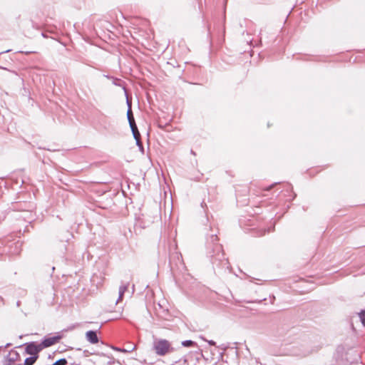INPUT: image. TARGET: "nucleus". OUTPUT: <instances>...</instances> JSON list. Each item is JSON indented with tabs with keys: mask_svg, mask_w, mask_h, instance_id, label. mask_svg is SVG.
<instances>
[{
	"mask_svg": "<svg viewBox=\"0 0 365 365\" xmlns=\"http://www.w3.org/2000/svg\"><path fill=\"white\" fill-rule=\"evenodd\" d=\"M128 285H129V283L123 284L120 286L119 292H118V299L117 300V302H118L119 301H120L123 299L125 292L127 291V289L128 288Z\"/></svg>",
	"mask_w": 365,
	"mask_h": 365,
	"instance_id": "obj_9",
	"label": "nucleus"
},
{
	"mask_svg": "<svg viewBox=\"0 0 365 365\" xmlns=\"http://www.w3.org/2000/svg\"><path fill=\"white\" fill-rule=\"evenodd\" d=\"M127 119L129 125L135 123V120L132 111V108H130V106H129V108L127 110Z\"/></svg>",
	"mask_w": 365,
	"mask_h": 365,
	"instance_id": "obj_13",
	"label": "nucleus"
},
{
	"mask_svg": "<svg viewBox=\"0 0 365 365\" xmlns=\"http://www.w3.org/2000/svg\"><path fill=\"white\" fill-rule=\"evenodd\" d=\"M96 354L98 355H100V356H107L108 359H110V360L108 361V365H112L114 364V359L113 357L109 356L108 354H107L106 353H103V352H97Z\"/></svg>",
	"mask_w": 365,
	"mask_h": 365,
	"instance_id": "obj_17",
	"label": "nucleus"
},
{
	"mask_svg": "<svg viewBox=\"0 0 365 365\" xmlns=\"http://www.w3.org/2000/svg\"><path fill=\"white\" fill-rule=\"evenodd\" d=\"M52 365H68V361L66 358H61L56 360Z\"/></svg>",
	"mask_w": 365,
	"mask_h": 365,
	"instance_id": "obj_19",
	"label": "nucleus"
},
{
	"mask_svg": "<svg viewBox=\"0 0 365 365\" xmlns=\"http://www.w3.org/2000/svg\"><path fill=\"white\" fill-rule=\"evenodd\" d=\"M273 230H274V227H269L267 230H264L263 231V233L262 234V235H264L266 232H272V231H273Z\"/></svg>",
	"mask_w": 365,
	"mask_h": 365,
	"instance_id": "obj_23",
	"label": "nucleus"
},
{
	"mask_svg": "<svg viewBox=\"0 0 365 365\" xmlns=\"http://www.w3.org/2000/svg\"><path fill=\"white\" fill-rule=\"evenodd\" d=\"M129 126L130 128V130H131L133 138L135 140L140 138V132L138 130V126L136 125V123H133V124H131V125H129Z\"/></svg>",
	"mask_w": 365,
	"mask_h": 365,
	"instance_id": "obj_8",
	"label": "nucleus"
},
{
	"mask_svg": "<svg viewBox=\"0 0 365 365\" xmlns=\"http://www.w3.org/2000/svg\"><path fill=\"white\" fill-rule=\"evenodd\" d=\"M20 304H21V302H20V301H17V302H16V306H17V307H19V306H20Z\"/></svg>",
	"mask_w": 365,
	"mask_h": 365,
	"instance_id": "obj_29",
	"label": "nucleus"
},
{
	"mask_svg": "<svg viewBox=\"0 0 365 365\" xmlns=\"http://www.w3.org/2000/svg\"><path fill=\"white\" fill-rule=\"evenodd\" d=\"M86 340L92 344H97L99 341L98 336L97 335V331L96 330H89L86 332Z\"/></svg>",
	"mask_w": 365,
	"mask_h": 365,
	"instance_id": "obj_6",
	"label": "nucleus"
},
{
	"mask_svg": "<svg viewBox=\"0 0 365 365\" xmlns=\"http://www.w3.org/2000/svg\"><path fill=\"white\" fill-rule=\"evenodd\" d=\"M112 83L116 86L121 87L125 91V96H127L125 83L123 80L116 77H113L112 79Z\"/></svg>",
	"mask_w": 365,
	"mask_h": 365,
	"instance_id": "obj_7",
	"label": "nucleus"
},
{
	"mask_svg": "<svg viewBox=\"0 0 365 365\" xmlns=\"http://www.w3.org/2000/svg\"><path fill=\"white\" fill-rule=\"evenodd\" d=\"M68 365H80V364H76V363H71V364H68Z\"/></svg>",
	"mask_w": 365,
	"mask_h": 365,
	"instance_id": "obj_32",
	"label": "nucleus"
},
{
	"mask_svg": "<svg viewBox=\"0 0 365 365\" xmlns=\"http://www.w3.org/2000/svg\"><path fill=\"white\" fill-rule=\"evenodd\" d=\"M20 360V354L15 350L11 349L6 356L3 365H14L15 361Z\"/></svg>",
	"mask_w": 365,
	"mask_h": 365,
	"instance_id": "obj_5",
	"label": "nucleus"
},
{
	"mask_svg": "<svg viewBox=\"0 0 365 365\" xmlns=\"http://www.w3.org/2000/svg\"><path fill=\"white\" fill-rule=\"evenodd\" d=\"M103 76H104V77H106V78H108V79H110V80H112V79H113V78L114 77V76H110V75H108V74H106H106H104V75H103Z\"/></svg>",
	"mask_w": 365,
	"mask_h": 365,
	"instance_id": "obj_25",
	"label": "nucleus"
},
{
	"mask_svg": "<svg viewBox=\"0 0 365 365\" xmlns=\"http://www.w3.org/2000/svg\"><path fill=\"white\" fill-rule=\"evenodd\" d=\"M135 143H136V145L138 147V149L140 150V152L144 155L145 154V149H144V146L141 142V140L140 138L139 139H136L135 140Z\"/></svg>",
	"mask_w": 365,
	"mask_h": 365,
	"instance_id": "obj_16",
	"label": "nucleus"
},
{
	"mask_svg": "<svg viewBox=\"0 0 365 365\" xmlns=\"http://www.w3.org/2000/svg\"><path fill=\"white\" fill-rule=\"evenodd\" d=\"M1 348H2V346H0V349H1Z\"/></svg>",
	"mask_w": 365,
	"mask_h": 365,
	"instance_id": "obj_33",
	"label": "nucleus"
},
{
	"mask_svg": "<svg viewBox=\"0 0 365 365\" xmlns=\"http://www.w3.org/2000/svg\"><path fill=\"white\" fill-rule=\"evenodd\" d=\"M200 205L205 213V217L202 220V223L204 226L207 257L210 259L214 269L216 268L220 269H229L230 263L228 259L225 257L222 245L218 243V228L215 227L212 215L211 218H210L207 207L205 201H202Z\"/></svg>",
	"mask_w": 365,
	"mask_h": 365,
	"instance_id": "obj_1",
	"label": "nucleus"
},
{
	"mask_svg": "<svg viewBox=\"0 0 365 365\" xmlns=\"http://www.w3.org/2000/svg\"><path fill=\"white\" fill-rule=\"evenodd\" d=\"M25 346V354L30 356H38L39 353L43 350L40 343L36 341H30L24 344Z\"/></svg>",
	"mask_w": 365,
	"mask_h": 365,
	"instance_id": "obj_3",
	"label": "nucleus"
},
{
	"mask_svg": "<svg viewBox=\"0 0 365 365\" xmlns=\"http://www.w3.org/2000/svg\"><path fill=\"white\" fill-rule=\"evenodd\" d=\"M62 337L63 335L60 333H57L54 336L46 335L41 339L40 344L43 349L58 343Z\"/></svg>",
	"mask_w": 365,
	"mask_h": 365,
	"instance_id": "obj_4",
	"label": "nucleus"
},
{
	"mask_svg": "<svg viewBox=\"0 0 365 365\" xmlns=\"http://www.w3.org/2000/svg\"><path fill=\"white\" fill-rule=\"evenodd\" d=\"M279 182H274L273 184L270 185L269 186H268L267 188H265L264 190H267V191H269L272 187H273L275 185L277 184H279Z\"/></svg>",
	"mask_w": 365,
	"mask_h": 365,
	"instance_id": "obj_24",
	"label": "nucleus"
},
{
	"mask_svg": "<svg viewBox=\"0 0 365 365\" xmlns=\"http://www.w3.org/2000/svg\"><path fill=\"white\" fill-rule=\"evenodd\" d=\"M360 321L364 327H365V309H361L360 312L358 313Z\"/></svg>",
	"mask_w": 365,
	"mask_h": 365,
	"instance_id": "obj_18",
	"label": "nucleus"
},
{
	"mask_svg": "<svg viewBox=\"0 0 365 365\" xmlns=\"http://www.w3.org/2000/svg\"><path fill=\"white\" fill-rule=\"evenodd\" d=\"M190 153H191V154H192V155H195V153L192 150H190Z\"/></svg>",
	"mask_w": 365,
	"mask_h": 365,
	"instance_id": "obj_30",
	"label": "nucleus"
},
{
	"mask_svg": "<svg viewBox=\"0 0 365 365\" xmlns=\"http://www.w3.org/2000/svg\"><path fill=\"white\" fill-rule=\"evenodd\" d=\"M9 51H10V50H9H9H6V51H1V52H0V55H1V54H2V53H8V52H9Z\"/></svg>",
	"mask_w": 365,
	"mask_h": 365,
	"instance_id": "obj_27",
	"label": "nucleus"
},
{
	"mask_svg": "<svg viewBox=\"0 0 365 365\" xmlns=\"http://www.w3.org/2000/svg\"><path fill=\"white\" fill-rule=\"evenodd\" d=\"M10 345H11V344H10V343H8V344H6L5 345V347H8V346H9Z\"/></svg>",
	"mask_w": 365,
	"mask_h": 365,
	"instance_id": "obj_31",
	"label": "nucleus"
},
{
	"mask_svg": "<svg viewBox=\"0 0 365 365\" xmlns=\"http://www.w3.org/2000/svg\"><path fill=\"white\" fill-rule=\"evenodd\" d=\"M111 349L120 351V352H125V353H129L133 351L135 349V346H133V344H130L127 348L123 347H115V346H111Z\"/></svg>",
	"mask_w": 365,
	"mask_h": 365,
	"instance_id": "obj_11",
	"label": "nucleus"
},
{
	"mask_svg": "<svg viewBox=\"0 0 365 365\" xmlns=\"http://www.w3.org/2000/svg\"><path fill=\"white\" fill-rule=\"evenodd\" d=\"M205 341H207L208 344L210 345V346H215L216 345V342L213 340H206V339H204Z\"/></svg>",
	"mask_w": 365,
	"mask_h": 365,
	"instance_id": "obj_22",
	"label": "nucleus"
},
{
	"mask_svg": "<svg viewBox=\"0 0 365 365\" xmlns=\"http://www.w3.org/2000/svg\"><path fill=\"white\" fill-rule=\"evenodd\" d=\"M153 349L155 354L160 356L175 351V349L171 346L170 341L164 339H155L153 341Z\"/></svg>",
	"mask_w": 365,
	"mask_h": 365,
	"instance_id": "obj_2",
	"label": "nucleus"
},
{
	"mask_svg": "<svg viewBox=\"0 0 365 365\" xmlns=\"http://www.w3.org/2000/svg\"><path fill=\"white\" fill-rule=\"evenodd\" d=\"M71 237H73V234L66 230L63 232L61 235L59 236V240L61 242H68Z\"/></svg>",
	"mask_w": 365,
	"mask_h": 365,
	"instance_id": "obj_12",
	"label": "nucleus"
},
{
	"mask_svg": "<svg viewBox=\"0 0 365 365\" xmlns=\"http://www.w3.org/2000/svg\"><path fill=\"white\" fill-rule=\"evenodd\" d=\"M7 212L6 211L0 212V224L4 221L6 217Z\"/></svg>",
	"mask_w": 365,
	"mask_h": 365,
	"instance_id": "obj_21",
	"label": "nucleus"
},
{
	"mask_svg": "<svg viewBox=\"0 0 365 365\" xmlns=\"http://www.w3.org/2000/svg\"><path fill=\"white\" fill-rule=\"evenodd\" d=\"M41 36H42L43 37H44V38H47V36H46V34H45V33H43V32H42V33H41Z\"/></svg>",
	"mask_w": 365,
	"mask_h": 365,
	"instance_id": "obj_28",
	"label": "nucleus"
},
{
	"mask_svg": "<svg viewBox=\"0 0 365 365\" xmlns=\"http://www.w3.org/2000/svg\"><path fill=\"white\" fill-rule=\"evenodd\" d=\"M126 103L128 106V109L129 108V106L131 107V102L127 98Z\"/></svg>",
	"mask_w": 365,
	"mask_h": 365,
	"instance_id": "obj_26",
	"label": "nucleus"
},
{
	"mask_svg": "<svg viewBox=\"0 0 365 365\" xmlns=\"http://www.w3.org/2000/svg\"><path fill=\"white\" fill-rule=\"evenodd\" d=\"M38 359V356H30L25 359L23 364H19L18 365H34Z\"/></svg>",
	"mask_w": 365,
	"mask_h": 365,
	"instance_id": "obj_10",
	"label": "nucleus"
},
{
	"mask_svg": "<svg viewBox=\"0 0 365 365\" xmlns=\"http://www.w3.org/2000/svg\"><path fill=\"white\" fill-rule=\"evenodd\" d=\"M181 344L184 347H195V346L197 347V344L195 341L190 340V339L182 341L181 342Z\"/></svg>",
	"mask_w": 365,
	"mask_h": 365,
	"instance_id": "obj_14",
	"label": "nucleus"
},
{
	"mask_svg": "<svg viewBox=\"0 0 365 365\" xmlns=\"http://www.w3.org/2000/svg\"><path fill=\"white\" fill-rule=\"evenodd\" d=\"M158 127H159V128H162V129H164V130H169L168 129V127H170V123H165L163 124L162 123H160H160H158Z\"/></svg>",
	"mask_w": 365,
	"mask_h": 365,
	"instance_id": "obj_20",
	"label": "nucleus"
},
{
	"mask_svg": "<svg viewBox=\"0 0 365 365\" xmlns=\"http://www.w3.org/2000/svg\"><path fill=\"white\" fill-rule=\"evenodd\" d=\"M287 330H288L287 327H277L276 335L278 336H282L283 335H284L286 334Z\"/></svg>",
	"mask_w": 365,
	"mask_h": 365,
	"instance_id": "obj_15",
	"label": "nucleus"
}]
</instances>
